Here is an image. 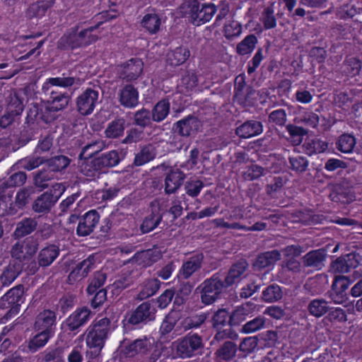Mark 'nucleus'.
<instances>
[{
	"label": "nucleus",
	"mask_w": 362,
	"mask_h": 362,
	"mask_svg": "<svg viewBox=\"0 0 362 362\" xmlns=\"http://www.w3.org/2000/svg\"><path fill=\"white\" fill-rule=\"evenodd\" d=\"M110 320L105 317L96 319L88 328L86 341L90 350L86 353L90 358H95L103 348L110 330Z\"/></svg>",
	"instance_id": "1"
},
{
	"label": "nucleus",
	"mask_w": 362,
	"mask_h": 362,
	"mask_svg": "<svg viewBox=\"0 0 362 362\" xmlns=\"http://www.w3.org/2000/svg\"><path fill=\"white\" fill-rule=\"evenodd\" d=\"M179 10L183 17L199 26L211 19L216 12V7L213 4L201 5L198 0H189L182 3Z\"/></svg>",
	"instance_id": "2"
},
{
	"label": "nucleus",
	"mask_w": 362,
	"mask_h": 362,
	"mask_svg": "<svg viewBox=\"0 0 362 362\" xmlns=\"http://www.w3.org/2000/svg\"><path fill=\"white\" fill-rule=\"evenodd\" d=\"M120 161L119 153L112 150L101 153L92 160H86L80 163V172L84 175L93 177L104 168L116 166Z\"/></svg>",
	"instance_id": "3"
},
{
	"label": "nucleus",
	"mask_w": 362,
	"mask_h": 362,
	"mask_svg": "<svg viewBox=\"0 0 362 362\" xmlns=\"http://www.w3.org/2000/svg\"><path fill=\"white\" fill-rule=\"evenodd\" d=\"M52 188L37 197L32 204V210L39 216L49 214L64 191V187L61 183H56Z\"/></svg>",
	"instance_id": "4"
},
{
	"label": "nucleus",
	"mask_w": 362,
	"mask_h": 362,
	"mask_svg": "<svg viewBox=\"0 0 362 362\" xmlns=\"http://www.w3.org/2000/svg\"><path fill=\"white\" fill-rule=\"evenodd\" d=\"M78 25L71 29V32L64 34L58 41L57 47L60 49H74L82 47H86L98 39L97 35H86V32H78Z\"/></svg>",
	"instance_id": "5"
},
{
	"label": "nucleus",
	"mask_w": 362,
	"mask_h": 362,
	"mask_svg": "<svg viewBox=\"0 0 362 362\" xmlns=\"http://www.w3.org/2000/svg\"><path fill=\"white\" fill-rule=\"evenodd\" d=\"M42 93L48 98L46 100L45 110L50 112H57L66 109L71 100V95L67 92H62L58 88H51L47 84L42 87Z\"/></svg>",
	"instance_id": "6"
},
{
	"label": "nucleus",
	"mask_w": 362,
	"mask_h": 362,
	"mask_svg": "<svg viewBox=\"0 0 362 362\" xmlns=\"http://www.w3.org/2000/svg\"><path fill=\"white\" fill-rule=\"evenodd\" d=\"M23 293V286L20 284L10 289L1 298L0 308L8 309L4 315L5 318H11L19 312L20 306L24 302Z\"/></svg>",
	"instance_id": "7"
},
{
	"label": "nucleus",
	"mask_w": 362,
	"mask_h": 362,
	"mask_svg": "<svg viewBox=\"0 0 362 362\" xmlns=\"http://www.w3.org/2000/svg\"><path fill=\"white\" fill-rule=\"evenodd\" d=\"M38 247V239L30 236L14 244L11 250V255L15 261L24 264L25 261L32 259Z\"/></svg>",
	"instance_id": "8"
},
{
	"label": "nucleus",
	"mask_w": 362,
	"mask_h": 362,
	"mask_svg": "<svg viewBox=\"0 0 362 362\" xmlns=\"http://www.w3.org/2000/svg\"><path fill=\"white\" fill-rule=\"evenodd\" d=\"M203 348L202 337L197 334H188L177 341L176 351L180 357L185 358L201 353Z\"/></svg>",
	"instance_id": "9"
},
{
	"label": "nucleus",
	"mask_w": 362,
	"mask_h": 362,
	"mask_svg": "<svg viewBox=\"0 0 362 362\" xmlns=\"http://www.w3.org/2000/svg\"><path fill=\"white\" fill-rule=\"evenodd\" d=\"M201 299L205 305L213 303L218 298L223 288V283L216 275L205 280L201 285Z\"/></svg>",
	"instance_id": "10"
},
{
	"label": "nucleus",
	"mask_w": 362,
	"mask_h": 362,
	"mask_svg": "<svg viewBox=\"0 0 362 362\" xmlns=\"http://www.w3.org/2000/svg\"><path fill=\"white\" fill-rule=\"evenodd\" d=\"M156 313V309L153 305L149 301H146L131 313L127 322L133 325L146 323L155 319Z\"/></svg>",
	"instance_id": "11"
},
{
	"label": "nucleus",
	"mask_w": 362,
	"mask_h": 362,
	"mask_svg": "<svg viewBox=\"0 0 362 362\" xmlns=\"http://www.w3.org/2000/svg\"><path fill=\"white\" fill-rule=\"evenodd\" d=\"M98 99V92L87 88L80 94L76 101L77 111L82 115L91 114Z\"/></svg>",
	"instance_id": "12"
},
{
	"label": "nucleus",
	"mask_w": 362,
	"mask_h": 362,
	"mask_svg": "<svg viewBox=\"0 0 362 362\" xmlns=\"http://www.w3.org/2000/svg\"><path fill=\"white\" fill-rule=\"evenodd\" d=\"M144 63L139 58L131 59L122 65L119 71V77L129 83L136 80L143 72Z\"/></svg>",
	"instance_id": "13"
},
{
	"label": "nucleus",
	"mask_w": 362,
	"mask_h": 362,
	"mask_svg": "<svg viewBox=\"0 0 362 362\" xmlns=\"http://www.w3.org/2000/svg\"><path fill=\"white\" fill-rule=\"evenodd\" d=\"M359 258L360 256L355 252L340 256L332 262V269L336 273H347L359 264Z\"/></svg>",
	"instance_id": "14"
},
{
	"label": "nucleus",
	"mask_w": 362,
	"mask_h": 362,
	"mask_svg": "<svg viewBox=\"0 0 362 362\" xmlns=\"http://www.w3.org/2000/svg\"><path fill=\"white\" fill-rule=\"evenodd\" d=\"M200 122L197 117L188 115L173 124V131L182 136H189L199 129Z\"/></svg>",
	"instance_id": "15"
},
{
	"label": "nucleus",
	"mask_w": 362,
	"mask_h": 362,
	"mask_svg": "<svg viewBox=\"0 0 362 362\" xmlns=\"http://www.w3.org/2000/svg\"><path fill=\"white\" fill-rule=\"evenodd\" d=\"M100 215L95 210L86 213L80 219L76 229L78 236L90 235L98 223Z\"/></svg>",
	"instance_id": "16"
},
{
	"label": "nucleus",
	"mask_w": 362,
	"mask_h": 362,
	"mask_svg": "<svg viewBox=\"0 0 362 362\" xmlns=\"http://www.w3.org/2000/svg\"><path fill=\"white\" fill-rule=\"evenodd\" d=\"M327 252L325 249L314 250L308 252L302 257L303 267L313 270H321L325 266Z\"/></svg>",
	"instance_id": "17"
},
{
	"label": "nucleus",
	"mask_w": 362,
	"mask_h": 362,
	"mask_svg": "<svg viewBox=\"0 0 362 362\" xmlns=\"http://www.w3.org/2000/svg\"><path fill=\"white\" fill-rule=\"evenodd\" d=\"M153 348V344L150 339L146 337L141 339H136L127 345L124 350V354L127 357H134L137 355L145 356Z\"/></svg>",
	"instance_id": "18"
},
{
	"label": "nucleus",
	"mask_w": 362,
	"mask_h": 362,
	"mask_svg": "<svg viewBox=\"0 0 362 362\" xmlns=\"http://www.w3.org/2000/svg\"><path fill=\"white\" fill-rule=\"evenodd\" d=\"M57 316L54 311L45 310L40 312L35 318L34 329L36 331H45L54 333Z\"/></svg>",
	"instance_id": "19"
},
{
	"label": "nucleus",
	"mask_w": 362,
	"mask_h": 362,
	"mask_svg": "<svg viewBox=\"0 0 362 362\" xmlns=\"http://www.w3.org/2000/svg\"><path fill=\"white\" fill-rule=\"evenodd\" d=\"M95 263V256L90 255L88 258L77 264L69 274V281L70 283H73L86 277L92 269Z\"/></svg>",
	"instance_id": "20"
},
{
	"label": "nucleus",
	"mask_w": 362,
	"mask_h": 362,
	"mask_svg": "<svg viewBox=\"0 0 362 362\" xmlns=\"http://www.w3.org/2000/svg\"><path fill=\"white\" fill-rule=\"evenodd\" d=\"M185 178V174L180 169H171L165 177V192L167 194L175 193L182 185Z\"/></svg>",
	"instance_id": "21"
},
{
	"label": "nucleus",
	"mask_w": 362,
	"mask_h": 362,
	"mask_svg": "<svg viewBox=\"0 0 362 362\" xmlns=\"http://www.w3.org/2000/svg\"><path fill=\"white\" fill-rule=\"evenodd\" d=\"M119 102L127 108H134L139 104V92L132 84H127L119 92Z\"/></svg>",
	"instance_id": "22"
},
{
	"label": "nucleus",
	"mask_w": 362,
	"mask_h": 362,
	"mask_svg": "<svg viewBox=\"0 0 362 362\" xmlns=\"http://www.w3.org/2000/svg\"><path fill=\"white\" fill-rule=\"evenodd\" d=\"M90 315V311L86 308L77 309L66 320V327L70 332H75L88 321Z\"/></svg>",
	"instance_id": "23"
},
{
	"label": "nucleus",
	"mask_w": 362,
	"mask_h": 362,
	"mask_svg": "<svg viewBox=\"0 0 362 362\" xmlns=\"http://www.w3.org/2000/svg\"><path fill=\"white\" fill-rule=\"evenodd\" d=\"M262 132V123L254 119L247 120L235 129V134L244 139L257 136Z\"/></svg>",
	"instance_id": "24"
},
{
	"label": "nucleus",
	"mask_w": 362,
	"mask_h": 362,
	"mask_svg": "<svg viewBox=\"0 0 362 362\" xmlns=\"http://www.w3.org/2000/svg\"><path fill=\"white\" fill-rule=\"evenodd\" d=\"M152 207L151 213L145 217L140 226L143 233H149L156 228L161 223L163 214L166 212L165 210L161 211L160 207Z\"/></svg>",
	"instance_id": "25"
},
{
	"label": "nucleus",
	"mask_w": 362,
	"mask_h": 362,
	"mask_svg": "<svg viewBox=\"0 0 362 362\" xmlns=\"http://www.w3.org/2000/svg\"><path fill=\"white\" fill-rule=\"evenodd\" d=\"M204 255L198 253L190 257L185 262L180 270L179 277L184 279H189L195 272L199 270L202 264Z\"/></svg>",
	"instance_id": "26"
},
{
	"label": "nucleus",
	"mask_w": 362,
	"mask_h": 362,
	"mask_svg": "<svg viewBox=\"0 0 362 362\" xmlns=\"http://www.w3.org/2000/svg\"><path fill=\"white\" fill-rule=\"evenodd\" d=\"M59 255V247L52 244L40 250L37 256V259L39 261L42 268H47L54 262Z\"/></svg>",
	"instance_id": "27"
},
{
	"label": "nucleus",
	"mask_w": 362,
	"mask_h": 362,
	"mask_svg": "<svg viewBox=\"0 0 362 362\" xmlns=\"http://www.w3.org/2000/svg\"><path fill=\"white\" fill-rule=\"evenodd\" d=\"M161 257V254L156 250H146L136 252L131 261L139 265L147 267L153 264Z\"/></svg>",
	"instance_id": "28"
},
{
	"label": "nucleus",
	"mask_w": 362,
	"mask_h": 362,
	"mask_svg": "<svg viewBox=\"0 0 362 362\" xmlns=\"http://www.w3.org/2000/svg\"><path fill=\"white\" fill-rule=\"evenodd\" d=\"M25 94L22 90H11L6 98V110L22 115L24 110Z\"/></svg>",
	"instance_id": "29"
},
{
	"label": "nucleus",
	"mask_w": 362,
	"mask_h": 362,
	"mask_svg": "<svg viewBox=\"0 0 362 362\" xmlns=\"http://www.w3.org/2000/svg\"><path fill=\"white\" fill-rule=\"evenodd\" d=\"M281 259V253L277 250L265 252L259 254L255 262L253 267L257 270H261L271 265H274Z\"/></svg>",
	"instance_id": "30"
},
{
	"label": "nucleus",
	"mask_w": 362,
	"mask_h": 362,
	"mask_svg": "<svg viewBox=\"0 0 362 362\" xmlns=\"http://www.w3.org/2000/svg\"><path fill=\"white\" fill-rule=\"evenodd\" d=\"M25 264L13 260L4 270L0 280L4 286L11 284L22 272Z\"/></svg>",
	"instance_id": "31"
},
{
	"label": "nucleus",
	"mask_w": 362,
	"mask_h": 362,
	"mask_svg": "<svg viewBox=\"0 0 362 362\" xmlns=\"http://www.w3.org/2000/svg\"><path fill=\"white\" fill-rule=\"evenodd\" d=\"M37 226V221L34 218H25L19 221L13 232L16 239L23 238L34 232Z\"/></svg>",
	"instance_id": "32"
},
{
	"label": "nucleus",
	"mask_w": 362,
	"mask_h": 362,
	"mask_svg": "<svg viewBox=\"0 0 362 362\" xmlns=\"http://www.w3.org/2000/svg\"><path fill=\"white\" fill-rule=\"evenodd\" d=\"M213 327L216 330L214 339L217 341L223 340L226 337V329H224L226 322V310L224 308L217 310L212 318Z\"/></svg>",
	"instance_id": "33"
},
{
	"label": "nucleus",
	"mask_w": 362,
	"mask_h": 362,
	"mask_svg": "<svg viewBox=\"0 0 362 362\" xmlns=\"http://www.w3.org/2000/svg\"><path fill=\"white\" fill-rule=\"evenodd\" d=\"M248 267V263L245 259H240L233 264L228 272V286L239 282L241 276L244 274Z\"/></svg>",
	"instance_id": "34"
},
{
	"label": "nucleus",
	"mask_w": 362,
	"mask_h": 362,
	"mask_svg": "<svg viewBox=\"0 0 362 362\" xmlns=\"http://www.w3.org/2000/svg\"><path fill=\"white\" fill-rule=\"evenodd\" d=\"M307 309L310 315L320 318L329 312V302L325 298H315L310 301Z\"/></svg>",
	"instance_id": "35"
},
{
	"label": "nucleus",
	"mask_w": 362,
	"mask_h": 362,
	"mask_svg": "<svg viewBox=\"0 0 362 362\" xmlns=\"http://www.w3.org/2000/svg\"><path fill=\"white\" fill-rule=\"evenodd\" d=\"M105 147V144L102 141H92L84 146L78 156L81 163L86 160H92L94 155L100 153Z\"/></svg>",
	"instance_id": "36"
},
{
	"label": "nucleus",
	"mask_w": 362,
	"mask_h": 362,
	"mask_svg": "<svg viewBox=\"0 0 362 362\" xmlns=\"http://www.w3.org/2000/svg\"><path fill=\"white\" fill-rule=\"evenodd\" d=\"M21 115L6 109L5 112L0 117V129H13L17 127L21 120Z\"/></svg>",
	"instance_id": "37"
},
{
	"label": "nucleus",
	"mask_w": 362,
	"mask_h": 362,
	"mask_svg": "<svg viewBox=\"0 0 362 362\" xmlns=\"http://www.w3.org/2000/svg\"><path fill=\"white\" fill-rule=\"evenodd\" d=\"M189 57V51L184 47H179L170 51L167 54V62L173 66L183 64Z\"/></svg>",
	"instance_id": "38"
},
{
	"label": "nucleus",
	"mask_w": 362,
	"mask_h": 362,
	"mask_svg": "<svg viewBox=\"0 0 362 362\" xmlns=\"http://www.w3.org/2000/svg\"><path fill=\"white\" fill-rule=\"evenodd\" d=\"M71 159L64 155H57L49 158H45V163L52 172H61L70 164Z\"/></svg>",
	"instance_id": "39"
},
{
	"label": "nucleus",
	"mask_w": 362,
	"mask_h": 362,
	"mask_svg": "<svg viewBox=\"0 0 362 362\" xmlns=\"http://www.w3.org/2000/svg\"><path fill=\"white\" fill-rule=\"evenodd\" d=\"M156 156L155 148L149 144L144 146L141 151L136 154L134 164L136 166L143 165L153 160Z\"/></svg>",
	"instance_id": "40"
},
{
	"label": "nucleus",
	"mask_w": 362,
	"mask_h": 362,
	"mask_svg": "<svg viewBox=\"0 0 362 362\" xmlns=\"http://www.w3.org/2000/svg\"><path fill=\"white\" fill-rule=\"evenodd\" d=\"M54 4V0L42 1L31 4L26 11V16L29 18L34 17H42L45 14L47 10Z\"/></svg>",
	"instance_id": "41"
},
{
	"label": "nucleus",
	"mask_w": 362,
	"mask_h": 362,
	"mask_svg": "<svg viewBox=\"0 0 362 362\" xmlns=\"http://www.w3.org/2000/svg\"><path fill=\"white\" fill-rule=\"evenodd\" d=\"M125 128V119L122 117L112 121L106 128L105 134L106 137L115 139L122 136Z\"/></svg>",
	"instance_id": "42"
},
{
	"label": "nucleus",
	"mask_w": 362,
	"mask_h": 362,
	"mask_svg": "<svg viewBox=\"0 0 362 362\" xmlns=\"http://www.w3.org/2000/svg\"><path fill=\"white\" fill-rule=\"evenodd\" d=\"M160 281L157 279H151L146 280L143 287L137 296L139 300H144L153 296L160 288Z\"/></svg>",
	"instance_id": "43"
},
{
	"label": "nucleus",
	"mask_w": 362,
	"mask_h": 362,
	"mask_svg": "<svg viewBox=\"0 0 362 362\" xmlns=\"http://www.w3.org/2000/svg\"><path fill=\"white\" fill-rule=\"evenodd\" d=\"M38 332L39 333L35 335L28 342V347L32 352H35L43 347L53 334V333L45 331Z\"/></svg>",
	"instance_id": "44"
},
{
	"label": "nucleus",
	"mask_w": 362,
	"mask_h": 362,
	"mask_svg": "<svg viewBox=\"0 0 362 362\" xmlns=\"http://www.w3.org/2000/svg\"><path fill=\"white\" fill-rule=\"evenodd\" d=\"M141 24L149 33L155 34L160 29V19L156 13H148L143 17Z\"/></svg>",
	"instance_id": "45"
},
{
	"label": "nucleus",
	"mask_w": 362,
	"mask_h": 362,
	"mask_svg": "<svg viewBox=\"0 0 362 362\" xmlns=\"http://www.w3.org/2000/svg\"><path fill=\"white\" fill-rule=\"evenodd\" d=\"M78 81L79 79L77 78L72 76H64V74H63V76L62 77L48 78L44 84H47V86H50L51 88H67L71 87Z\"/></svg>",
	"instance_id": "46"
},
{
	"label": "nucleus",
	"mask_w": 362,
	"mask_h": 362,
	"mask_svg": "<svg viewBox=\"0 0 362 362\" xmlns=\"http://www.w3.org/2000/svg\"><path fill=\"white\" fill-rule=\"evenodd\" d=\"M170 103L167 100L159 101L153 108L152 119L155 122H160L163 121L169 114Z\"/></svg>",
	"instance_id": "47"
},
{
	"label": "nucleus",
	"mask_w": 362,
	"mask_h": 362,
	"mask_svg": "<svg viewBox=\"0 0 362 362\" xmlns=\"http://www.w3.org/2000/svg\"><path fill=\"white\" fill-rule=\"evenodd\" d=\"M283 296L281 287L277 284L268 286L262 292V299L264 302L273 303L280 300Z\"/></svg>",
	"instance_id": "48"
},
{
	"label": "nucleus",
	"mask_w": 362,
	"mask_h": 362,
	"mask_svg": "<svg viewBox=\"0 0 362 362\" xmlns=\"http://www.w3.org/2000/svg\"><path fill=\"white\" fill-rule=\"evenodd\" d=\"M303 147L306 154L312 156L314 153L324 152L328 147V143L320 139H313L305 141Z\"/></svg>",
	"instance_id": "49"
},
{
	"label": "nucleus",
	"mask_w": 362,
	"mask_h": 362,
	"mask_svg": "<svg viewBox=\"0 0 362 362\" xmlns=\"http://www.w3.org/2000/svg\"><path fill=\"white\" fill-rule=\"evenodd\" d=\"M45 163V158L41 156H30L19 160L16 165L28 171L33 170Z\"/></svg>",
	"instance_id": "50"
},
{
	"label": "nucleus",
	"mask_w": 362,
	"mask_h": 362,
	"mask_svg": "<svg viewBox=\"0 0 362 362\" xmlns=\"http://www.w3.org/2000/svg\"><path fill=\"white\" fill-rule=\"evenodd\" d=\"M344 66L346 73L353 77L358 76L360 74L362 63L360 59L349 56L347 57L344 62Z\"/></svg>",
	"instance_id": "51"
},
{
	"label": "nucleus",
	"mask_w": 362,
	"mask_h": 362,
	"mask_svg": "<svg viewBox=\"0 0 362 362\" xmlns=\"http://www.w3.org/2000/svg\"><path fill=\"white\" fill-rule=\"evenodd\" d=\"M107 279V274L103 272L94 273L86 289L89 295H93L96 291L101 289Z\"/></svg>",
	"instance_id": "52"
},
{
	"label": "nucleus",
	"mask_w": 362,
	"mask_h": 362,
	"mask_svg": "<svg viewBox=\"0 0 362 362\" xmlns=\"http://www.w3.org/2000/svg\"><path fill=\"white\" fill-rule=\"evenodd\" d=\"M267 170L257 164L247 165L243 173V177L245 180H255L264 175Z\"/></svg>",
	"instance_id": "53"
},
{
	"label": "nucleus",
	"mask_w": 362,
	"mask_h": 362,
	"mask_svg": "<svg viewBox=\"0 0 362 362\" xmlns=\"http://www.w3.org/2000/svg\"><path fill=\"white\" fill-rule=\"evenodd\" d=\"M35 193L33 187H27L19 190L16 196L15 204L18 209H23L31 200L32 195Z\"/></svg>",
	"instance_id": "54"
},
{
	"label": "nucleus",
	"mask_w": 362,
	"mask_h": 362,
	"mask_svg": "<svg viewBox=\"0 0 362 362\" xmlns=\"http://www.w3.org/2000/svg\"><path fill=\"white\" fill-rule=\"evenodd\" d=\"M257 39L255 35H247L236 47L237 52L241 55L250 53L255 48Z\"/></svg>",
	"instance_id": "55"
},
{
	"label": "nucleus",
	"mask_w": 362,
	"mask_h": 362,
	"mask_svg": "<svg viewBox=\"0 0 362 362\" xmlns=\"http://www.w3.org/2000/svg\"><path fill=\"white\" fill-rule=\"evenodd\" d=\"M152 119V113L147 109L142 108L134 113V123L142 128L151 124Z\"/></svg>",
	"instance_id": "56"
},
{
	"label": "nucleus",
	"mask_w": 362,
	"mask_h": 362,
	"mask_svg": "<svg viewBox=\"0 0 362 362\" xmlns=\"http://www.w3.org/2000/svg\"><path fill=\"white\" fill-rule=\"evenodd\" d=\"M337 144V149L341 152L351 153L356 145V139L353 136L345 134L339 137Z\"/></svg>",
	"instance_id": "57"
},
{
	"label": "nucleus",
	"mask_w": 362,
	"mask_h": 362,
	"mask_svg": "<svg viewBox=\"0 0 362 362\" xmlns=\"http://www.w3.org/2000/svg\"><path fill=\"white\" fill-rule=\"evenodd\" d=\"M327 314L325 320L331 323L345 322L347 321L346 313L341 308L329 307V310Z\"/></svg>",
	"instance_id": "58"
},
{
	"label": "nucleus",
	"mask_w": 362,
	"mask_h": 362,
	"mask_svg": "<svg viewBox=\"0 0 362 362\" xmlns=\"http://www.w3.org/2000/svg\"><path fill=\"white\" fill-rule=\"evenodd\" d=\"M41 109L37 103H33L31 105L29 108L26 117V123L31 124L33 123L35 120L40 118L42 121L45 123L49 122V119L47 117H45L43 114H40V112Z\"/></svg>",
	"instance_id": "59"
},
{
	"label": "nucleus",
	"mask_w": 362,
	"mask_h": 362,
	"mask_svg": "<svg viewBox=\"0 0 362 362\" xmlns=\"http://www.w3.org/2000/svg\"><path fill=\"white\" fill-rule=\"evenodd\" d=\"M192 288L193 284H192L189 281L181 282L177 292V296L175 298V303L178 304L183 303V302L187 299L188 296L192 293Z\"/></svg>",
	"instance_id": "60"
},
{
	"label": "nucleus",
	"mask_w": 362,
	"mask_h": 362,
	"mask_svg": "<svg viewBox=\"0 0 362 362\" xmlns=\"http://www.w3.org/2000/svg\"><path fill=\"white\" fill-rule=\"evenodd\" d=\"M291 168L298 173H304L308 166V160L300 156H292L289 158Z\"/></svg>",
	"instance_id": "61"
},
{
	"label": "nucleus",
	"mask_w": 362,
	"mask_h": 362,
	"mask_svg": "<svg viewBox=\"0 0 362 362\" xmlns=\"http://www.w3.org/2000/svg\"><path fill=\"white\" fill-rule=\"evenodd\" d=\"M52 178V175L45 169L38 171L34 176V184L37 187L44 189L48 187V182Z\"/></svg>",
	"instance_id": "62"
},
{
	"label": "nucleus",
	"mask_w": 362,
	"mask_h": 362,
	"mask_svg": "<svg viewBox=\"0 0 362 362\" xmlns=\"http://www.w3.org/2000/svg\"><path fill=\"white\" fill-rule=\"evenodd\" d=\"M327 294L329 299L335 304H341L348 299L346 292L339 290V288L335 287L334 284H332L331 290L327 292Z\"/></svg>",
	"instance_id": "63"
},
{
	"label": "nucleus",
	"mask_w": 362,
	"mask_h": 362,
	"mask_svg": "<svg viewBox=\"0 0 362 362\" xmlns=\"http://www.w3.org/2000/svg\"><path fill=\"white\" fill-rule=\"evenodd\" d=\"M264 324L265 319L263 317H257L244 325L241 330L245 333L254 332L262 328Z\"/></svg>",
	"instance_id": "64"
}]
</instances>
